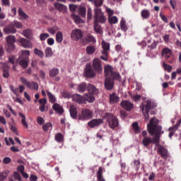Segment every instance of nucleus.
I'll use <instances>...</instances> for the list:
<instances>
[{"instance_id":"f257e3e1","label":"nucleus","mask_w":181,"mask_h":181,"mask_svg":"<svg viewBox=\"0 0 181 181\" xmlns=\"http://www.w3.org/2000/svg\"><path fill=\"white\" fill-rule=\"evenodd\" d=\"M147 128L148 134L155 136L153 139L149 136L143 138L141 144L146 148H148L151 144H154L156 146H159L160 135L163 134V132H162V127L159 126V120L156 117H153L148 124Z\"/></svg>"},{"instance_id":"f03ea898","label":"nucleus","mask_w":181,"mask_h":181,"mask_svg":"<svg viewBox=\"0 0 181 181\" xmlns=\"http://www.w3.org/2000/svg\"><path fill=\"white\" fill-rule=\"evenodd\" d=\"M155 107H156V105L151 100H147L141 104L140 108H141V112H143L146 122L149 121V110H152Z\"/></svg>"},{"instance_id":"7ed1b4c3","label":"nucleus","mask_w":181,"mask_h":181,"mask_svg":"<svg viewBox=\"0 0 181 181\" xmlns=\"http://www.w3.org/2000/svg\"><path fill=\"white\" fill-rule=\"evenodd\" d=\"M103 118L107 121L112 129H114L118 127V118H117V117L114 116L112 114L106 112L103 115Z\"/></svg>"},{"instance_id":"20e7f679","label":"nucleus","mask_w":181,"mask_h":181,"mask_svg":"<svg viewBox=\"0 0 181 181\" xmlns=\"http://www.w3.org/2000/svg\"><path fill=\"white\" fill-rule=\"evenodd\" d=\"M94 16L95 20L93 22H96L97 23H105L107 21V18L104 16V13L101 11V8H95L94 9Z\"/></svg>"},{"instance_id":"39448f33","label":"nucleus","mask_w":181,"mask_h":181,"mask_svg":"<svg viewBox=\"0 0 181 181\" xmlns=\"http://www.w3.org/2000/svg\"><path fill=\"white\" fill-rule=\"evenodd\" d=\"M93 69L98 74L103 73V64L101 60L98 58H95L93 61Z\"/></svg>"},{"instance_id":"423d86ee","label":"nucleus","mask_w":181,"mask_h":181,"mask_svg":"<svg viewBox=\"0 0 181 181\" xmlns=\"http://www.w3.org/2000/svg\"><path fill=\"white\" fill-rule=\"evenodd\" d=\"M93 118V112L88 109H83L81 110V114L78 115V119L86 121Z\"/></svg>"},{"instance_id":"0eeeda50","label":"nucleus","mask_w":181,"mask_h":181,"mask_svg":"<svg viewBox=\"0 0 181 181\" xmlns=\"http://www.w3.org/2000/svg\"><path fill=\"white\" fill-rule=\"evenodd\" d=\"M71 37L72 40L78 42V40L83 37V32L80 29L73 30L71 34Z\"/></svg>"},{"instance_id":"6e6552de","label":"nucleus","mask_w":181,"mask_h":181,"mask_svg":"<svg viewBox=\"0 0 181 181\" xmlns=\"http://www.w3.org/2000/svg\"><path fill=\"white\" fill-rule=\"evenodd\" d=\"M158 146V153H159V155H160L161 158H163V159H166V158H169V153L168 151V149H166L165 148H164L162 146Z\"/></svg>"},{"instance_id":"1a4fd4ad","label":"nucleus","mask_w":181,"mask_h":181,"mask_svg":"<svg viewBox=\"0 0 181 181\" xmlns=\"http://www.w3.org/2000/svg\"><path fill=\"white\" fill-rule=\"evenodd\" d=\"M3 30L6 35L16 33V29H15V27H13V23L6 25Z\"/></svg>"},{"instance_id":"9d476101","label":"nucleus","mask_w":181,"mask_h":181,"mask_svg":"<svg viewBox=\"0 0 181 181\" xmlns=\"http://www.w3.org/2000/svg\"><path fill=\"white\" fill-rule=\"evenodd\" d=\"M104 85L105 88L110 91L114 88V80L111 78H105Z\"/></svg>"},{"instance_id":"9b49d317","label":"nucleus","mask_w":181,"mask_h":181,"mask_svg":"<svg viewBox=\"0 0 181 181\" xmlns=\"http://www.w3.org/2000/svg\"><path fill=\"white\" fill-rule=\"evenodd\" d=\"M120 105L126 111H131L134 108V104L128 100H123L121 102Z\"/></svg>"},{"instance_id":"f8f14e48","label":"nucleus","mask_w":181,"mask_h":181,"mask_svg":"<svg viewBox=\"0 0 181 181\" xmlns=\"http://www.w3.org/2000/svg\"><path fill=\"white\" fill-rule=\"evenodd\" d=\"M102 48L103 50L101 51V53L103 56H108V53H110V43L102 41Z\"/></svg>"},{"instance_id":"ddd939ff","label":"nucleus","mask_w":181,"mask_h":181,"mask_svg":"<svg viewBox=\"0 0 181 181\" xmlns=\"http://www.w3.org/2000/svg\"><path fill=\"white\" fill-rule=\"evenodd\" d=\"M103 122V119H93L88 123V125L90 128H94L95 127H98V125H101Z\"/></svg>"},{"instance_id":"4468645a","label":"nucleus","mask_w":181,"mask_h":181,"mask_svg":"<svg viewBox=\"0 0 181 181\" xmlns=\"http://www.w3.org/2000/svg\"><path fill=\"white\" fill-rule=\"evenodd\" d=\"M86 76L88 78H93L95 77V72L91 69V66H86L85 69Z\"/></svg>"},{"instance_id":"2eb2a0df","label":"nucleus","mask_w":181,"mask_h":181,"mask_svg":"<svg viewBox=\"0 0 181 181\" xmlns=\"http://www.w3.org/2000/svg\"><path fill=\"white\" fill-rule=\"evenodd\" d=\"M19 42L21 46L25 49H30V47H32V42L26 40L25 38H21Z\"/></svg>"},{"instance_id":"dca6fc26","label":"nucleus","mask_w":181,"mask_h":181,"mask_svg":"<svg viewBox=\"0 0 181 181\" xmlns=\"http://www.w3.org/2000/svg\"><path fill=\"white\" fill-rule=\"evenodd\" d=\"M88 91L90 94H93V95H97L98 94V89L91 83L88 84Z\"/></svg>"},{"instance_id":"f3484780","label":"nucleus","mask_w":181,"mask_h":181,"mask_svg":"<svg viewBox=\"0 0 181 181\" xmlns=\"http://www.w3.org/2000/svg\"><path fill=\"white\" fill-rule=\"evenodd\" d=\"M19 59V64L21 66L23 69H28L29 66V59L28 58H18Z\"/></svg>"},{"instance_id":"a211bd4d","label":"nucleus","mask_w":181,"mask_h":181,"mask_svg":"<svg viewBox=\"0 0 181 181\" xmlns=\"http://www.w3.org/2000/svg\"><path fill=\"white\" fill-rule=\"evenodd\" d=\"M83 42H86L87 43H96L97 40H95V37L91 34H88L86 37L83 39Z\"/></svg>"},{"instance_id":"6ab92c4d","label":"nucleus","mask_w":181,"mask_h":181,"mask_svg":"<svg viewBox=\"0 0 181 181\" xmlns=\"http://www.w3.org/2000/svg\"><path fill=\"white\" fill-rule=\"evenodd\" d=\"M40 107L39 110L41 112H45L46 110V104H47V100L46 98H42L39 100Z\"/></svg>"},{"instance_id":"aec40b11","label":"nucleus","mask_w":181,"mask_h":181,"mask_svg":"<svg viewBox=\"0 0 181 181\" xmlns=\"http://www.w3.org/2000/svg\"><path fill=\"white\" fill-rule=\"evenodd\" d=\"M114 73V70L112 69V66L111 65H106L105 66V74L106 78H111V75Z\"/></svg>"},{"instance_id":"412c9836","label":"nucleus","mask_w":181,"mask_h":181,"mask_svg":"<svg viewBox=\"0 0 181 181\" xmlns=\"http://www.w3.org/2000/svg\"><path fill=\"white\" fill-rule=\"evenodd\" d=\"M54 6L57 9V11H59V12H62L63 13L67 11V7L64 6V4L54 3Z\"/></svg>"},{"instance_id":"4be33fe9","label":"nucleus","mask_w":181,"mask_h":181,"mask_svg":"<svg viewBox=\"0 0 181 181\" xmlns=\"http://www.w3.org/2000/svg\"><path fill=\"white\" fill-rule=\"evenodd\" d=\"M83 100L84 101H88V103H94V101H95V98L92 93H85L83 95Z\"/></svg>"},{"instance_id":"5701e85b","label":"nucleus","mask_w":181,"mask_h":181,"mask_svg":"<svg viewBox=\"0 0 181 181\" xmlns=\"http://www.w3.org/2000/svg\"><path fill=\"white\" fill-rule=\"evenodd\" d=\"M110 101L111 104H115L119 102V97L115 93H112L110 95Z\"/></svg>"},{"instance_id":"b1692460","label":"nucleus","mask_w":181,"mask_h":181,"mask_svg":"<svg viewBox=\"0 0 181 181\" xmlns=\"http://www.w3.org/2000/svg\"><path fill=\"white\" fill-rule=\"evenodd\" d=\"M3 77L4 78H8L9 77V66L6 64H3Z\"/></svg>"},{"instance_id":"393cba45","label":"nucleus","mask_w":181,"mask_h":181,"mask_svg":"<svg viewBox=\"0 0 181 181\" xmlns=\"http://www.w3.org/2000/svg\"><path fill=\"white\" fill-rule=\"evenodd\" d=\"M93 29L95 33L103 35V28H101V25L98 24V23L93 21Z\"/></svg>"},{"instance_id":"a878e982","label":"nucleus","mask_w":181,"mask_h":181,"mask_svg":"<svg viewBox=\"0 0 181 181\" xmlns=\"http://www.w3.org/2000/svg\"><path fill=\"white\" fill-rule=\"evenodd\" d=\"M53 110L56 111L58 114H63L64 112V110H63V107L60 106V105L57 103H54L52 106Z\"/></svg>"},{"instance_id":"bb28decb","label":"nucleus","mask_w":181,"mask_h":181,"mask_svg":"<svg viewBox=\"0 0 181 181\" xmlns=\"http://www.w3.org/2000/svg\"><path fill=\"white\" fill-rule=\"evenodd\" d=\"M88 85H87L86 83L83 82L80 84L78 85V93H84V91H86V90L88 89Z\"/></svg>"},{"instance_id":"cd10ccee","label":"nucleus","mask_w":181,"mask_h":181,"mask_svg":"<svg viewBox=\"0 0 181 181\" xmlns=\"http://www.w3.org/2000/svg\"><path fill=\"white\" fill-rule=\"evenodd\" d=\"M69 112H70L71 118H73L74 119H76V118H77V109L76 108V106L71 105Z\"/></svg>"},{"instance_id":"c85d7f7f","label":"nucleus","mask_w":181,"mask_h":181,"mask_svg":"<svg viewBox=\"0 0 181 181\" xmlns=\"http://www.w3.org/2000/svg\"><path fill=\"white\" fill-rule=\"evenodd\" d=\"M27 88H29L30 90H38L39 85L37 83L32 81L28 83V85H27Z\"/></svg>"},{"instance_id":"c756f323","label":"nucleus","mask_w":181,"mask_h":181,"mask_svg":"<svg viewBox=\"0 0 181 181\" xmlns=\"http://www.w3.org/2000/svg\"><path fill=\"white\" fill-rule=\"evenodd\" d=\"M72 98L74 101H75V103H78V104H81V103H83V98L81 95L74 94Z\"/></svg>"},{"instance_id":"7c9ffc66","label":"nucleus","mask_w":181,"mask_h":181,"mask_svg":"<svg viewBox=\"0 0 181 181\" xmlns=\"http://www.w3.org/2000/svg\"><path fill=\"white\" fill-rule=\"evenodd\" d=\"M71 16L73 21L75 22V23H85V21L83 19H81L76 14H72Z\"/></svg>"},{"instance_id":"2f4dec72","label":"nucleus","mask_w":181,"mask_h":181,"mask_svg":"<svg viewBox=\"0 0 181 181\" xmlns=\"http://www.w3.org/2000/svg\"><path fill=\"white\" fill-rule=\"evenodd\" d=\"M141 15L143 19H149L151 18V12L146 9L142 10Z\"/></svg>"},{"instance_id":"473e14b6","label":"nucleus","mask_w":181,"mask_h":181,"mask_svg":"<svg viewBox=\"0 0 181 181\" xmlns=\"http://www.w3.org/2000/svg\"><path fill=\"white\" fill-rule=\"evenodd\" d=\"M29 56H30V51L22 50L19 59H29Z\"/></svg>"},{"instance_id":"72a5a7b5","label":"nucleus","mask_w":181,"mask_h":181,"mask_svg":"<svg viewBox=\"0 0 181 181\" xmlns=\"http://www.w3.org/2000/svg\"><path fill=\"white\" fill-rule=\"evenodd\" d=\"M19 116L21 118V122L22 124L23 125V127H25V128L28 129L29 128V124H28V122H26V116H25V115H23V113H18Z\"/></svg>"},{"instance_id":"f704fd0d","label":"nucleus","mask_w":181,"mask_h":181,"mask_svg":"<svg viewBox=\"0 0 181 181\" xmlns=\"http://www.w3.org/2000/svg\"><path fill=\"white\" fill-rule=\"evenodd\" d=\"M6 43L10 45H14L16 42V37L14 35H9L6 37Z\"/></svg>"},{"instance_id":"c9c22d12","label":"nucleus","mask_w":181,"mask_h":181,"mask_svg":"<svg viewBox=\"0 0 181 181\" xmlns=\"http://www.w3.org/2000/svg\"><path fill=\"white\" fill-rule=\"evenodd\" d=\"M98 181H105V179L103 177V168L100 167L97 173Z\"/></svg>"},{"instance_id":"e433bc0d","label":"nucleus","mask_w":181,"mask_h":181,"mask_svg":"<svg viewBox=\"0 0 181 181\" xmlns=\"http://www.w3.org/2000/svg\"><path fill=\"white\" fill-rule=\"evenodd\" d=\"M110 78H112V80H117V81H121V75L115 71H113V73H112L110 75Z\"/></svg>"},{"instance_id":"4c0bfd02","label":"nucleus","mask_w":181,"mask_h":181,"mask_svg":"<svg viewBox=\"0 0 181 181\" xmlns=\"http://www.w3.org/2000/svg\"><path fill=\"white\" fill-rule=\"evenodd\" d=\"M120 28L123 30V32H127V30H128V27H127V22L124 18H122L120 21Z\"/></svg>"},{"instance_id":"58836bf2","label":"nucleus","mask_w":181,"mask_h":181,"mask_svg":"<svg viewBox=\"0 0 181 181\" xmlns=\"http://www.w3.org/2000/svg\"><path fill=\"white\" fill-rule=\"evenodd\" d=\"M78 13L83 18H86V15L87 13V10L86 9V7H84V6L79 7L78 8Z\"/></svg>"},{"instance_id":"ea45409f","label":"nucleus","mask_w":181,"mask_h":181,"mask_svg":"<svg viewBox=\"0 0 181 181\" xmlns=\"http://www.w3.org/2000/svg\"><path fill=\"white\" fill-rule=\"evenodd\" d=\"M18 15L21 18V19H28L29 18V16L27 15L25 12H23V10L22 8H18Z\"/></svg>"},{"instance_id":"a19ab883","label":"nucleus","mask_w":181,"mask_h":181,"mask_svg":"<svg viewBox=\"0 0 181 181\" xmlns=\"http://www.w3.org/2000/svg\"><path fill=\"white\" fill-rule=\"evenodd\" d=\"M108 21L111 25H115V23H118V18H117V16H110L108 18Z\"/></svg>"},{"instance_id":"79ce46f5","label":"nucleus","mask_w":181,"mask_h":181,"mask_svg":"<svg viewBox=\"0 0 181 181\" xmlns=\"http://www.w3.org/2000/svg\"><path fill=\"white\" fill-rule=\"evenodd\" d=\"M95 52V47L93 45H89L86 47L87 54H93Z\"/></svg>"},{"instance_id":"37998d69","label":"nucleus","mask_w":181,"mask_h":181,"mask_svg":"<svg viewBox=\"0 0 181 181\" xmlns=\"http://www.w3.org/2000/svg\"><path fill=\"white\" fill-rule=\"evenodd\" d=\"M23 35L25 37H27V39H30V37H32V30L30 29L25 30L23 31Z\"/></svg>"},{"instance_id":"c03bdc74","label":"nucleus","mask_w":181,"mask_h":181,"mask_svg":"<svg viewBox=\"0 0 181 181\" xmlns=\"http://www.w3.org/2000/svg\"><path fill=\"white\" fill-rule=\"evenodd\" d=\"M59 74V69L53 68L49 71V77H56Z\"/></svg>"},{"instance_id":"a18cd8bd","label":"nucleus","mask_w":181,"mask_h":181,"mask_svg":"<svg viewBox=\"0 0 181 181\" xmlns=\"http://www.w3.org/2000/svg\"><path fill=\"white\" fill-rule=\"evenodd\" d=\"M56 42H57V43H62V42H63V33H62V32L57 33Z\"/></svg>"},{"instance_id":"49530a36","label":"nucleus","mask_w":181,"mask_h":181,"mask_svg":"<svg viewBox=\"0 0 181 181\" xmlns=\"http://www.w3.org/2000/svg\"><path fill=\"white\" fill-rule=\"evenodd\" d=\"M8 175H9V170H5L0 173V180H5L6 177H8Z\"/></svg>"},{"instance_id":"de8ad7c7","label":"nucleus","mask_w":181,"mask_h":181,"mask_svg":"<svg viewBox=\"0 0 181 181\" xmlns=\"http://www.w3.org/2000/svg\"><path fill=\"white\" fill-rule=\"evenodd\" d=\"M132 127L133 131H134L135 134H139L141 132V129L139 128V125L138 124V123H133Z\"/></svg>"},{"instance_id":"09e8293b","label":"nucleus","mask_w":181,"mask_h":181,"mask_svg":"<svg viewBox=\"0 0 181 181\" xmlns=\"http://www.w3.org/2000/svg\"><path fill=\"white\" fill-rule=\"evenodd\" d=\"M34 53L37 56H39V57H40L41 59H43V56H45L43 52L37 48L34 49Z\"/></svg>"},{"instance_id":"8fccbe9b","label":"nucleus","mask_w":181,"mask_h":181,"mask_svg":"<svg viewBox=\"0 0 181 181\" xmlns=\"http://www.w3.org/2000/svg\"><path fill=\"white\" fill-rule=\"evenodd\" d=\"M6 50L8 52H13L15 50V44H6Z\"/></svg>"},{"instance_id":"3c124183","label":"nucleus","mask_w":181,"mask_h":181,"mask_svg":"<svg viewBox=\"0 0 181 181\" xmlns=\"http://www.w3.org/2000/svg\"><path fill=\"white\" fill-rule=\"evenodd\" d=\"M53 56V51L52 48L47 47L45 49V57H52Z\"/></svg>"},{"instance_id":"603ef678","label":"nucleus","mask_w":181,"mask_h":181,"mask_svg":"<svg viewBox=\"0 0 181 181\" xmlns=\"http://www.w3.org/2000/svg\"><path fill=\"white\" fill-rule=\"evenodd\" d=\"M47 94L49 98L50 103H52V104H54V103H56V97L54 96V95L49 91L47 92Z\"/></svg>"},{"instance_id":"864d4df0","label":"nucleus","mask_w":181,"mask_h":181,"mask_svg":"<svg viewBox=\"0 0 181 181\" xmlns=\"http://www.w3.org/2000/svg\"><path fill=\"white\" fill-rule=\"evenodd\" d=\"M93 3L95 6L98 8L100 6H103V4H104V0H93Z\"/></svg>"},{"instance_id":"5fc2aeb1","label":"nucleus","mask_w":181,"mask_h":181,"mask_svg":"<svg viewBox=\"0 0 181 181\" xmlns=\"http://www.w3.org/2000/svg\"><path fill=\"white\" fill-rule=\"evenodd\" d=\"M163 67L165 70H166L169 73L172 71V66L167 64L166 62L163 63Z\"/></svg>"},{"instance_id":"6e6d98bb","label":"nucleus","mask_w":181,"mask_h":181,"mask_svg":"<svg viewBox=\"0 0 181 181\" xmlns=\"http://www.w3.org/2000/svg\"><path fill=\"white\" fill-rule=\"evenodd\" d=\"M55 140L57 142H62L63 141V134L58 133L55 135Z\"/></svg>"},{"instance_id":"4d7b16f0","label":"nucleus","mask_w":181,"mask_h":181,"mask_svg":"<svg viewBox=\"0 0 181 181\" xmlns=\"http://www.w3.org/2000/svg\"><path fill=\"white\" fill-rule=\"evenodd\" d=\"M139 166H141V161L139 160H134V167L136 170H139Z\"/></svg>"},{"instance_id":"13d9d810","label":"nucleus","mask_w":181,"mask_h":181,"mask_svg":"<svg viewBox=\"0 0 181 181\" xmlns=\"http://www.w3.org/2000/svg\"><path fill=\"white\" fill-rule=\"evenodd\" d=\"M52 126V123H50V122L46 123L45 124H44L42 126V129L45 132H47V131H49V129L51 128Z\"/></svg>"},{"instance_id":"bf43d9fd","label":"nucleus","mask_w":181,"mask_h":181,"mask_svg":"<svg viewBox=\"0 0 181 181\" xmlns=\"http://www.w3.org/2000/svg\"><path fill=\"white\" fill-rule=\"evenodd\" d=\"M49 36H50L49 35V33H41L40 35V40L42 41L46 40V39H47V37H49Z\"/></svg>"},{"instance_id":"052dcab7","label":"nucleus","mask_w":181,"mask_h":181,"mask_svg":"<svg viewBox=\"0 0 181 181\" xmlns=\"http://www.w3.org/2000/svg\"><path fill=\"white\" fill-rule=\"evenodd\" d=\"M13 28H17V29H22L23 25H22V23L18 22V21H14V23H13Z\"/></svg>"},{"instance_id":"680f3d73","label":"nucleus","mask_w":181,"mask_h":181,"mask_svg":"<svg viewBox=\"0 0 181 181\" xmlns=\"http://www.w3.org/2000/svg\"><path fill=\"white\" fill-rule=\"evenodd\" d=\"M47 32L50 33L51 35H54L56 32H57V28L53 27V28H49L47 29Z\"/></svg>"},{"instance_id":"e2e57ef3","label":"nucleus","mask_w":181,"mask_h":181,"mask_svg":"<svg viewBox=\"0 0 181 181\" xmlns=\"http://www.w3.org/2000/svg\"><path fill=\"white\" fill-rule=\"evenodd\" d=\"M87 18L89 20H90L93 18V9H91L90 7L88 8Z\"/></svg>"},{"instance_id":"0e129e2a","label":"nucleus","mask_w":181,"mask_h":181,"mask_svg":"<svg viewBox=\"0 0 181 181\" xmlns=\"http://www.w3.org/2000/svg\"><path fill=\"white\" fill-rule=\"evenodd\" d=\"M163 54H169V55H170V54H172V50H170V49H169V48H168V47H166V48H164L163 49Z\"/></svg>"},{"instance_id":"69168bd1","label":"nucleus","mask_w":181,"mask_h":181,"mask_svg":"<svg viewBox=\"0 0 181 181\" xmlns=\"http://www.w3.org/2000/svg\"><path fill=\"white\" fill-rule=\"evenodd\" d=\"M131 98L133 100V101H139L141 100V95H132Z\"/></svg>"},{"instance_id":"338daca9","label":"nucleus","mask_w":181,"mask_h":181,"mask_svg":"<svg viewBox=\"0 0 181 181\" xmlns=\"http://www.w3.org/2000/svg\"><path fill=\"white\" fill-rule=\"evenodd\" d=\"M20 80H21V82L22 83V84H24L25 86H26V87H28V86L30 83L28 81V79H26L25 78L21 77Z\"/></svg>"},{"instance_id":"774afa93","label":"nucleus","mask_w":181,"mask_h":181,"mask_svg":"<svg viewBox=\"0 0 181 181\" xmlns=\"http://www.w3.org/2000/svg\"><path fill=\"white\" fill-rule=\"evenodd\" d=\"M11 159L9 157H5L3 159V163H5V165H9L11 163Z\"/></svg>"}]
</instances>
